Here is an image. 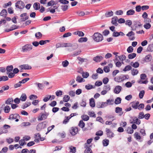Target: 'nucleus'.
<instances>
[{
  "label": "nucleus",
  "mask_w": 153,
  "mask_h": 153,
  "mask_svg": "<svg viewBox=\"0 0 153 153\" xmlns=\"http://www.w3.org/2000/svg\"><path fill=\"white\" fill-rule=\"evenodd\" d=\"M142 26V24L140 23L138 21H134V26L135 27V28L132 29V30H136V28L138 27H140Z\"/></svg>",
  "instance_id": "obj_16"
},
{
  "label": "nucleus",
  "mask_w": 153,
  "mask_h": 153,
  "mask_svg": "<svg viewBox=\"0 0 153 153\" xmlns=\"http://www.w3.org/2000/svg\"><path fill=\"white\" fill-rule=\"evenodd\" d=\"M122 88L121 86L120 85H117L115 87L114 90V92L115 94H118L120 92Z\"/></svg>",
  "instance_id": "obj_12"
},
{
  "label": "nucleus",
  "mask_w": 153,
  "mask_h": 153,
  "mask_svg": "<svg viewBox=\"0 0 153 153\" xmlns=\"http://www.w3.org/2000/svg\"><path fill=\"white\" fill-rule=\"evenodd\" d=\"M83 80H84L83 79L79 76H77L76 79V81L79 83L82 82Z\"/></svg>",
  "instance_id": "obj_44"
},
{
  "label": "nucleus",
  "mask_w": 153,
  "mask_h": 153,
  "mask_svg": "<svg viewBox=\"0 0 153 153\" xmlns=\"http://www.w3.org/2000/svg\"><path fill=\"white\" fill-rule=\"evenodd\" d=\"M81 52V50H79L78 51H76L74 52L72 54V56H75L77 55H79Z\"/></svg>",
  "instance_id": "obj_43"
},
{
  "label": "nucleus",
  "mask_w": 153,
  "mask_h": 153,
  "mask_svg": "<svg viewBox=\"0 0 153 153\" xmlns=\"http://www.w3.org/2000/svg\"><path fill=\"white\" fill-rule=\"evenodd\" d=\"M88 39L87 37H81L78 40L79 42H85L87 41Z\"/></svg>",
  "instance_id": "obj_29"
},
{
  "label": "nucleus",
  "mask_w": 153,
  "mask_h": 153,
  "mask_svg": "<svg viewBox=\"0 0 153 153\" xmlns=\"http://www.w3.org/2000/svg\"><path fill=\"white\" fill-rule=\"evenodd\" d=\"M62 92L61 90L57 91L56 92V94L57 96H60L62 95Z\"/></svg>",
  "instance_id": "obj_64"
},
{
  "label": "nucleus",
  "mask_w": 153,
  "mask_h": 153,
  "mask_svg": "<svg viewBox=\"0 0 153 153\" xmlns=\"http://www.w3.org/2000/svg\"><path fill=\"white\" fill-rule=\"evenodd\" d=\"M95 87V86H93L91 85H88L85 86V88L87 90H90L92 88H94Z\"/></svg>",
  "instance_id": "obj_49"
},
{
  "label": "nucleus",
  "mask_w": 153,
  "mask_h": 153,
  "mask_svg": "<svg viewBox=\"0 0 153 153\" xmlns=\"http://www.w3.org/2000/svg\"><path fill=\"white\" fill-rule=\"evenodd\" d=\"M134 136L137 139L140 140L141 139V137L137 132H136L134 133Z\"/></svg>",
  "instance_id": "obj_60"
},
{
  "label": "nucleus",
  "mask_w": 153,
  "mask_h": 153,
  "mask_svg": "<svg viewBox=\"0 0 153 153\" xmlns=\"http://www.w3.org/2000/svg\"><path fill=\"white\" fill-rule=\"evenodd\" d=\"M74 34L75 35H78L80 37H82L84 36V33L82 31H76L74 33Z\"/></svg>",
  "instance_id": "obj_21"
},
{
  "label": "nucleus",
  "mask_w": 153,
  "mask_h": 153,
  "mask_svg": "<svg viewBox=\"0 0 153 153\" xmlns=\"http://www.w3.org/2000/svg\"><path fill=\"white\" fill-rule=\"evenodd\" d=\"M51 97V96L50 95H47L46 97H45L43 100L45 102H47L49 100H50Z\"/></svg>",
  "instance_id": "obj_56"
},
{
  "label": "nucleus",
  "mask_w": 153,
  "mask_h": 153,
  "mask_svg": "<svg viewBox=\"0 0 153 153\" xmlns=\"http://www.w3.org/2000/svg\"><path fill=\"white\" fill-rule=\"evenodd\" d=\"M16 7L19 9H22L25 7L24 3L21 1H18L15 4Z\"/></svg>",
  "instance_id": "obj_5"
},
{
  "label": "nucleus",
  "mask_w": 153,
  "mask_h": 153,
  "mask_svg": "<svg viewBox=\"0 0 153 153\" xmlns=\"http://www.w3.org/2000/svg\"><path fill=\"white\" fill-rule=\"evenodd\" d=\"M72 44L69 43H59L56 44V47L58 48L60 47H71Z\"/></svg>",
  "instance_id": "obj_3"
},
{
  "label": "nucleus",
  "mask_w": 153,
  "mask_h": 153,
  "mask_svg": "<svg viewBox=\"0 0 153 153\" xmlns=\"http://www.w3.org/2000/svg\"><path fill=\"white\" fill-rule=\"evenodd\" d=\"M13 102V100L12 98H8L5 102V103L7 105L11 104Z\"/></svg>",
  "instance_id": "obj_38"
},
{
  "label": "nucleus",
  "mask_w": 153,
  "mask_h": 153,
  "mask_svg": "<svg viewBox=\"0 0 153 153\" xmlns=\"http://www.w3.org/2000/svg\"><path fill=\"white\" fill-rule=\"evenodd\" d=\"M27 13H24L20 15V17L22 18L20 19L21 22L25 21L26 20L28 19V16H27Z\"/></svg>",
  "instance_id": "obj_11"
},
{
  "label": "nucleus",
  "mask_w": 153,
  "mask_h": 153,
  "mask_svg": "<svg viewBox=\"0 0 153 153\" xmlns=\"http://www.w3.org/2000/svg\"><path fill=\"white\" fill-rule=\"evenodd\" d=\"M78 131V129L77 127H72L70 132L72 135H75L77 133Z\"/></svg>",
  "instance_id": "obj_8"
},
{
  "label": "nucleus",
  "mask_w": 153,
  "mask_h": 153,
  "mask_svg": "<svg viewBox=\"0 0 153 153\" xmlns=\"http://www.w3.org/2000/svg\"><path fill=\"white\" fill-rule=\"evenodd\" d=\"M109 140L108 139H105L102 141L103 145L104 146H107L109 144Z\"/></svg>",
  "instance_id": "obj_48"
},
{
  "label": "nucleus",
  "mask_w": 153,
  "mask_h": 153,
  "mask_svg": "<svg viewBox=\"0 0 153 153\" xmlns=\"http://www.w3.org/2000/svg\"><path fill=\"white\" fill-rule=\"evenodd\" d=\"M46 127V123L45 122H43L39 123L36 127V130L38 131H40L42 129L45 128Z\"/></svg>",
  "instance_id": "obj_4"
},
{
  "label": "nucleus",
  "mask_w": 153,
  "mask_h": 153,
  "mask_svg": "<svg viewBox=\"0 0 153 153\" xmlns=\"http://www.w3.org/2000/svg\"><path fill=\"white\" fill-rule=\"evenodd\" d=\"M106 102H107L108 105H112L114 104V100L113 99H108L107 100Z\"/></svg>",
  "instance_id": "obj_46"
},
{
  "label": "nucleus",
  "mask_w": 153,
  "mask_h": 153,
  "mask_svg": "<svg viewBox=\"0 0 153 153\" xmlns=\"http://www.w3.org/2000/svg\"><path fill=\"white\" fill-rule=\"evenodd\" d=\"M145 91L144 90H142L140 91L139 94V97L140 99H142L144 95Z\"/></svg>",
  "instance_id": "obj_58"
},
{
  "label": "nucleus",
  "mask_w": 153,
  "mask_h": 153,
  "mask_svg": "<svg viewBox=\"0 0 153 153\" xmlns=\"http://www.w3.org/2000/svg\"><path fill=\"white\" fill-rule=\"evenodd\" d=\"M61 9L63 11H65L68 9V6L67 5H62L61 6Z\"/></svg>",
  "instance_id": "obj_53"
},
{
  "label": "nucleus",
  "mask_w": 153,
  "mask_h": 153,
  "mask_svg": "<svg viewBox=\"0 0 153 153\" xmlns=\"http://www.w3.org/2000/svg\"><path fill=\"white\" fill-rule=\"evenodd\" d=\"M89 104L91 107L92 108L94 107L95 106V104L94 99L92 98L89 100Z\"/></svg>",
  "instance_id": "obj_20"
},
{
  "label": "nucleus",
  "mask_w": 153,
  "mask_h": 153,
  "mask_svg": "<svg viewBox=\"0 0 153 153\" xmlns=\"http://www.w3.org/2000/svg\"><path fill=\"white\" fill-rule=\"evenodd\" d=\"M8 80V78L7 76H0V82L2 81H5Z\"/></svg>",
  "instance_id": "obj_30"
},
{
  "label": "nucleus",
  "mask_w": 153,
  "mask_h": 153,
  "mask_svg": "<svg viewBox=\"0 0 153 153\" xmlns=\"http://www.w3.org/2000/svg\"><path fill=\"white\" fill-rule=\"evenodd\" d=\"M121 99L120 97H117L115 100L114 103L116 104H120L121 102Z\"/></svg>",
  "instance_id": "obj_37"
},
{
  "label": "nucleus",
  "mask_w": 153,
  "mask_h": 153,
  "mask_svg": "<svg viewBox=\"0 0 153 153\" xmlns=\"http://www.w3.org/2000/svg\"><path fill=\"white\" fill-rule=\"evenodd\" d=\"M88 114L90 117H96V115L94 112L89 111L88 113Z\"/></svg>",
  "instance_id": "obj_62"
},
{
  "label": "nucleus",
  "mask_w": 153,
  "mask_h": 153,
  "mask_svg": "<svg viewBox=\"0 0 153 153\" xmlns=\"http://www.w3.org/2000/svg\"><path fill=\"white\" fill-rule=\"evenodd\" d=\"M105 129L107 137L110 138H112L114 137V133L109 129L106 128Z\"/></svg>",
  "instance_id": "obj_7"
},
{
  "label": "nucleus",
  "mask_w": 153,
  "mask_h": 153,
  "mask_svg": "<svg viewBox=\"0 0 153 153\" xmlns=\"http://www.w3.org/2000/svg\"><path fill=\"white\" fill-rule=\"evenodd\" d=\"M147 50L149 51H153V44L149 45L147 48Z\"/></svg>",
  "instance_id": "obj_45"
},
{
  "label": "nucleus",
  "mask_w": 153,
  "mask_h": 153,
  "mask_svg": "<svg viewBox=\"0 0 153 153\" xmlns=\"http://www.w3.org/2000/svg\"><path fill=\"white\" fill-rule=\"evenodd\" d=\"M114 80L115 81L119 82H123L122 78L121 76H117L114 78Z\"/></svg>",
  "instance_id": "obj_28"
},
{
  "label": "nucleus",
  "mask_w": 153,
  "mask_h": 153,
  "mask_svg": "<svg viewBox=\"0 0 153 153\" xmlns=\"http://www.w3.org/2000/svg\"><path fill=\"white\" fill-rule=\"evenodd\" d=\"M33 46L31 45H25L22 47V51L27 52L31 51L32 49Z\"/></svg>",
  "instance_id": "obj_2"
},
{
  "label": "nucleus",
  "mask_w": 153,
  "mask_h": 153,
  "mask_svg": "<svg viewBox=\"0 0 153 153\" xmlns=\"http://www.w3.org/2000/svg\"><path fill=\"white\" fill-rule=\"evenodd\" d=\"M118 57L120 60L122 61H123L125 60L126 58V56L124 55H123L121 56H118Z\"/></svg>",
  "instance_id": "obj_55"
},
{
  "label": "nucleus",
  "mask_w": 153,
  "mask_h": 153,
  "mask_svg": "<svg viewBox=\"0 0 153 153\" xmlns=\"http://www.w3.org/2000/svg\"><path fill=\"white\" fill-rule=\"evenodd\" d=\"M7 15V10L5 9H3L0 13V15L3 17H5Z\"/></svg>",
  "instance_id": "obj_27"
},
{
  "label": "nucleus",
  "mask_w": 153,
  "mask_h": 153,
  "mask_svg": "<svg viewBox=\"0 0 153 153\" xmlns=\"http://www.w3.org/2000/svg\"><path fill=\"white\" fill-rule=\"evenodd\" d=\"M103 58L101 56H97L93 58V60L97 62H98L102 60Z\"/></svg>",
  "instance_id": "obj_15"
},
{
  "label": "nucleus",
  "mask_w": 153,
  "mask_h": 153,
  "mask_svg": "<svg viewBox=\"0 0 153 153\" xmlns=\"http://www.w3.org/2000/svg\"><path fill=\"white\" fill-rule=\"evenodd\" d=\"M131 74L133 76L137 75L138 73V71L135 69L133 68L131 70Z\"/></svg>",
  "instance_id": "obj_24"
},
{
  "label": "nucleus",
  "mask_w": 153,
  "mask_h": 153,
  "mask_svg": "<svg viewBox=\"0 0 153 153\" xmlns=\"http://www.w3.org/2000/svg\"><path fill=\"white\" fill-rule=\"evenodd\" d=\"M131 64L132 67L134 68H137L139 66V64L137 62H135L134 63L131 62Z\"/></svg>",
  "instance_id": "obj_36"
},
{
  "label": "nucleus",
  "mask_w": 153,
  "mask_h": 153,
  "mask_svg": "<svg viewBox=\"0 0 153 153\" xmlns=\"http://www.w3.org/2000/svg\"><path fill=\"white\" fill-rule=\"evenodd\" d=\"M152 58V56L150 55L149 54L145 57L144 60L145 62H148L151 60Z\"/></svg>",
  "instance_id": "obj_19"
},
{
  "label": "nucleus",
  "mask_w": 153,
  "mask_h": 153,
  "mask_svg": "<svg viewBox=\"0 0 153 153\" xmlns=\"http://www.w3.org/2000/svg\"><path fill=\"white\" fill-rule=\"evenodd\" d=\"M10 109V108L8 105H6L4 108V111L6 113H8Z\"/></svg>",
  "instance_id": "obj_50"
},
{
  "label": "nucleus",
  "mask_w": 153,
  "mask_h": 153,
  "mask_svg": "<svg viewBox=\"0 0 153 153\" xmlns=\"http://www.w3.org/2000/svg\"><path fill=\"white\" fill-rule=\"evenodd\" d=\"M19 117L20 116L18 114H10L8 119L10 120H12Z\"/></svg>",
  "instance_id": "obj_9"
},
{
  "label": "nucleus",
  "mask_w": 153,
  "mask_h": 153,
  "mask_svg": "<svg viewBox=\"0 0 153 153\" xmlns=\"http://www.w3.org/2000/svg\"><path fill=\"white\" fill-rule=\"evenodd\" d=\"M135 11L133 9H131L128 10L126 12V15L130 16L134 15L135 13Z\"/></svg>",
  "instance_id": "obj_23"
},
{
  "label": "nucleus",
  "mask_w": 153,
  "mask_h": 153,
  "mask_svg": "<svg viewBox=\"0 0 153 153\" xmlns=\"http://www.w3.org/2000/svg\"><path fill=\"white\" fill-rule=\"evenodd\" d=\"M133 48L131 46H130L127 48V51L128 53H130L133 52Z\"/></svg>",
  "instance_id": "obj_59"
},
{
  "label": "nucleus",
  "mask_w": 153,
  "mask_h": 153,
  "mask_svg": "<svg viewBox=\"0 0 153 153\" xmlns=\"http://www.w3.org/2000/svg\"><path fill=\"white\" fill-rule=\"evenodd\" d=\"M62 64L63 67H67L68 65L69 62L67 60H65V61H63L62 62Z\"/></svg>",
  "instance_id": "obj_51"
},
{
  "label": "nucleus",
  "mask_w": 153,
  "mask_h": 153,
  "mask_svg": "<svg viewBox=\"0 0 153 153\" xmlns=\"http://www.w3.org/2000/svg\"><path fill=\"white\" fill-rule=\"evenodd\" d=\"M13 67L12 65L7 66L6 68V70L7 71V74H8L9 73L13 71Z\"/></svg>",
  "instance_id": "obj_22"
},
{
  "label": "nucleus",
  "mask_w": 153,
  "mask_h": 153,
  "mask_svg": "<svg viewBox=\"0 0 153 153\" xmlns=\"http://www.w3.org/2000/svg\"><path fill=\"white\" fill-rule=\"evenodd\" d=\"M42 33L40 32L36 33L35 34L36 37L38 39L42 37Z\"/></svg>",
  "instance_id": "obj_52"
},
{
  "label": "nucleus",
  "mask_w": 153,
  "mask_h": 153,
  "mask_svg": "<svg viewBox=\"0 0 153 153\" xmlns=\"http://www.w3.org/2000/svg\"><path fill=\"white\" fill-rule=\"evenodd\" d=\"M93 38L95 41L97 42L101 41L103 39L102 35L99 33H95L93 36Z\"/></svg>",
  "instance_id": "obj_1"
},
{
  "label": "nucleus",
  "mask_w": 153,
  "mask_h": 153,
  "mask_svg": "<svg viewBox=\"0 0 153 153\" xmlns=\"http://www.w3.org/2000/svg\"><path fill=\"white\" fill-rule=\"evenodd\" d=\"M78 126L82 128H83L85 126V123L82 121V120H80L79 122Z\"/></svg>",
  "instance_id": "obj_47"
},
{
  "label": "nucleus",
  "mask_w": 153,
  "mask_h": 153,
  "mask_svg": "<svg viewBox=\"0 0 153 153\" xmlns=\"http://www.w3.org/2000/svg\"><path fill=\"white\" fill-rule=\"evenodd\" d=\"M70 149V152L72 153H75L76 152V148L75 147L71 146L69 147Z\"/></svg>",
  "instance_id": "obj_31"
},
{
  "label": "nucleus",
  "mask_w": 153,
  "mask_h": 153,
  "mask_svg": "<svg viewBox=\"0 0 153 153\" xmlns=\"http://www.w3.org/2000/svg\"><path fill=\"white\" fill-rule=\"evenodd\" d=\"M27 96L25 94H22L20 98V100L22 101H25L27 99Z\"/></svg>",
  "instance_id": "obj_26"
},
{
  "label": "nucleus",
  "mask_w": 153,
  "mask_h": 153,
  "mask_svg": "<svg viewBox=\"0 0 153 153\" xmlns=\"http://www.w3.org/2000/svg\"><path fill=\"white\" fill-rule=\"evenodd\" d=\"M132 69L131 67L129 65H127L123 69V71H124L126 72L127 71H130Z\"/></svg>",
  "instance_id": "obj_35"
},
{
  "label": "nucleus",
  "mask_w": 153,
  "mask_h": 153,
  "mask_svg": "<svg viewBox=\"0 0 153 153\" xmlns=\"http://www.w3.org/2000/svg\"><path fill=\"white\" fill-rule=\"evenodd\" d=\"M144 27L146 29L150 28L151 27V25L149 23H146L144 25Z\"/></svg>",
  "instance_id": "obj_63"
},
{
  "label": "nucleus",
  "mask_w": 153,
  "mask_h": 153,
  "mask_svg": "<svg viewBox=\"0 0 153 153\" xmlns=\"http://www.w3.org/2000/svg\"><path fill=\"white\" fill-rule=\"evenodd\" d=\"M141 121L136 117H134L133 119V121L131 122V123H134L137 125H139Z\"/></svg>",
  "instance_id": "obj_18"
},
{
  "label": "nucleus",
  "mask_w": 153,
  "mask_h": 153,
  "mask_svg": "<svg viewBox=\"0 0 153 153\" xmlns=\"http://www.w3.org/2000/svg\"><path fill=\"white\" fill-rule=\"evenodd\" d=\"M10 128V126L7 124H5L3 126V128H1L2 129V133H6L8 132L7 130V129Z\"/></svg>",
  "instance_id": "obj_13"
},
{
  "label": "nucleus",
  "mask_w": 153,
  "mask_h": 153,
  "mask_svg": "<svg viewBox=\"0 0 153 153\" xmlns=\"http://www.w3.org/2000/svg\"><path fill=\"white\" fill-rule=\"evenodd\" d=\"M19 68L21 70H29L31 68V67L28 64H24L19 66Z\"/></svg>",
  "instance_id": "obj_10"
},
{
  "label": "nucleus",
  "mask_w": 153,
  "mask_h": 153,
  "mask_svg": "<svg viewBox=\"0 0 153 153\" xmlns=\"http://www.w3.org/2000/svg\"><path fill=\"white\" fill-rule=\"evenodd\" d=\"M85 153H92V152L89 147L87 146L86 149L84 151Z\"/></svg>",
  "instance_id": "obj_34"
},
{
  "label": "nucleus",
  "mask_w": 153,
  "mask_h": 153,
  "mask_svg": "<svg viewBox=\"0 0 153 153\" xmlns=\"http://www.w3.org/2000/svg\"><path fill=\"white\" fill-rule=\"evenodd\" d=\"M81 117L82 119L85 121H88L89 120V118L88 116L85 114L82 115Z\"/></svg>",
  "instance_id": "obj_42"
},
{
  "label": "nucleus",
  "mask_w": 153,
  "mask_h": 153,
  "mask_svg": "<svg viewBox=\"0 0 153 153\" xmlns=\"http://www.w3.org/2000/svg\"><path fill=\"white\" fill-rule=\"evenodd\" d=\"M118 19L117 17L114 16L112 18L111 22L113 25L115 26H117L118 25Z\"/></svg>",
  "instance_id": "obj_14"
},
{
  "label": "nucleus",
  "mask_w": 153,
  "mask_h": 153,
  "mask_svg": "<svg viewBox=\"0 0 153 153\" xmlns=\"http://www.w3.org/2000/svg\"><path fill=\"white\" fill-rule=\"evenodd\" d=\"M130 104L133 108L134 109H138V107H139V102L138 101H137L136 102H133L131 103Z\"/></svg>",
  "instance_id": "obj_17"
},
{
  "label": "nucleus",
  "mask_w": 153,
  "mask_h": 153,
  "mask_svg": "<svg viewBox=\"0 0 153 153\" xmlns=\"http://www.w3.org/2000/svg\"><path fill=\"white\" fill-rule=\"evenodd\" d=\"M77 59L79 60L82 62H87L88 61L87 59L79 57H78Z\"/></svg>",
  "instance_id": "obj_57"
},
{
  "label": "nucleus",
  "mask_w": 153,
  "mask_h": 153,
  "mask_svg": "<svg viewBox=\"0 0 153 153\" xmlns=\"http://www.w3.org/2000/svg\"><path fill=\"white\" fill-rule=\"evenodd\" d=\"M113 12L112 11L107 12L105 14V16L107 17H109L112 16L113 15Z\"/></svg>",
  "instance_id": "obj_33"
},
{
  "label": "nucleus",
  "mask_w": 153,
  "mask_h": 153,
  "mask_svg": "<svg viewBox=\"0 0 153 153\" xmlns=\"http://www.w3.org/2000/svg\"><path fill=\"white\" fill-rule=\"evenodd\" d=\"M136 56V54L135 53H133L130 54L128 55V58L130 59H132L135 58Z\"/></svg>",
  "instance_id": "obj_39"
},
{
  "label": "nucleus",
  "mask_w": 153,
  "mask_h": 153,
  "mask_svg": "<svg viewBox=\"0 0 153 153\" xmlns=\"http://www.w3.org/2000/svg\"><path fill=\"white\" fill-rule=\"evenodd\" d=\"M123 81L126 79H128L129 78V76L128 75H122L121 76Z\"/></svg>",
  "instance_id": "obj_41"
},
{
  "label": "nucleus",
  "mask_w": 153,
  "mask_h": 153,
  "mask_svg": "<svg viewBox=\"0 0 153 153\" xmlns=\"http://www.w3.org/2000/svg\"><path fill=\"white\" fill-rule=\"evenodd\" d=\"M127 131L128 133L129 134H131L134 132V130L130 127H128L127 128Z\"/></svg>",
  "instance_id": "obj_61"
},
{
  "label": "nucleus",
  "mask_w": 153,
  "mask_h": 153,
  "mask_svg": "<svg viewBox=\"0 0 153 153\" xmlns=\"http://www.w3.org/2000/svg\"><path fill=\"white\" fill-rule=\"evenodd\" d=\"M49 113L45 112V113L42 114L41 116H39L38 117V120L39 121H42L45 120L49 115Z\"/></svg>",
  "instance_id": "obj_6"
},
{
  "label": "nucleus",
  "mask_w": 153,
  "mask_h": 153,
  "mask_svg": "<svg viewBox=\"0 0 153 153\" xmlns=\"http://www.w3.org/2000/svg\"><path fill=\"white\" fill-rule=\"evenodd\" d=\"M40 4L37 2L33 4V7L35 10H38L40 8Z\"/></svg>",
  "instance_id": "obj_25"
},
{
  "label": "nucleus",
  "mask_w": 153,
  "mask_h": 153,
  "mask_svg": "<svg viewBox=\"0 0 153 153\" xmlns=\"http://www.w3.org/2000/svg\"><path fill=\"white\" fill-rule=\"evenodd\" d=\"M31 105V103L30 102H26L22 106V108L23 109L26 108L27 107Z\"/></svg>",
  "instance_id": "obj_32"
},
{
  "label": "nucleus",
  "mask_w": 153,
  "mask_h": 153,
  "mask_svg": "<svg viewBox=\"0 0 153 153\" xmlns=\"http://www.w3.org/2000/svg\"><path fill=\"white\" fill-rule=\"evenodd\" d=\"M70 97L67 95H65L63 98V101L65 102H68L69 100Z\"/></svg>",
  "instance_id": "obj_40"
},
{
  "label": "nucleus",
  "mask_w": 153,
  "mask_h": 153,
  "mask_svg": "<svg viewBox=\"0 0 153 153\" xmlns=\"http://www.w3.org/2000/svg\"><path fill=\"white\" fill-rule=\"evenodd\" d=\"M122 110V109L121 108L117 107L115 108V112L117 113H118L121 112Z\"/></svg>",
  "instance_id": "obj_54"
}]
</instances>
